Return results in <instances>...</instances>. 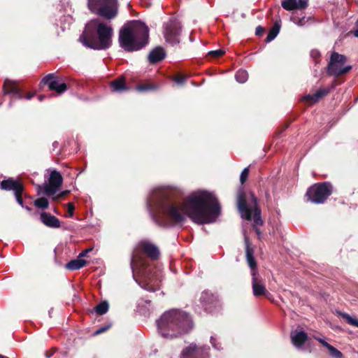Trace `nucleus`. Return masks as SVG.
<instances>
[{
  "instance_id": "nucleus-48",
  "label": "nucleus",
  "mask_w": 358,
  "mask_h": 358,
  "mask_svg": "<svg viewBox=\"0 0 358 358\" xmlns=\"http://www.w3.org/2000/svg\"><path fill=\"white\" fill-rule=\"evenodd\" d=\"M353 34L355 37L358 38V29L353 31Z\"/></svg>"
},
{
  "instance_id": "nucleus-5",
  "label": "nucleus",
  "mask_w": 358,
  "mask_h": 358,
  "mask_svg": "<svg viewBox=\"0 0 358 358\" xmlns=\"http://www.w3.org/2000/svg\"><path fill=\"white\" fill-rule=\"evenodd\" d=\"M149 38V29L145 23L133 21L120 30L119 43L128 52L137 51L146 45Z\"/></svg>"
},
{
  "instance_id": "nucleus-35",
  "label": "nucleus",
  "mask_w": 358,
  "mask_h": 358,
  "mask_svg": "<svg viewBox=\"0 0 358 358\" xmlns=\"http://www.w3.org/2000/svg\"><path fill=\"white\" fill-rule=\"evenodd\" d=\"M154 88H155L154 86L151 85H138L137 87V90L138 91H141V92L153 90Z\"/></svg>"
},
{
  "instance_id": "nucleus-43",
  "label": "nucleus",
  "mask_w": 358,
  "mask_h": 358,
  "mask_svg": "<svg viewBox=\"0 0 358 358\" xmlns=\"http://www.w3.org/2000/svg\"><path fill=\"white\" fill-rule=\"evenodd\" d=\"M109 327H109V326H108V327H104L99 328V329H98L95 331L94 334H95V335L100 334H101V333H103V332L106 331L107 329H109Z\"/></svg>"
},
{
  "instance_id": "nucleus-24",
  "label": "nucleus",
  "mask_w": 358,
  "mask_h": 358,
  "mask_svg": "<svg viewBox=\"0 0 358 358\" xmlns=\"http://www.w3.org/2000/svg\"><path fill=\"white\" fill-rule=\"evenodd\" d=\"M86 261L78 257L76 259H73L66 264V268L71 271L78 270L83 268L86 264Z\"/></svg>"
},
{
  "instance_id": "nucleus-33",
  "label": "nucleus",
  "mask_w": 358,
  "mask_h": 358,
  "mask_svg": "<svg viewBox=\"0 0 358 358\" xmlns=\"http://www.w3.org/2000/svg\"><path fill=\"white\" fill-rule=\"evenodd\" d=\"M248 174H249V168L248 167L245 168L242 171L241 176H240V181H241V184H243L246 181L247 178L248 177Z\"/></svg>"
},
{
  "instance_id": "nucleus-45",
  "label": "nucleus",
  "mask_w": 358,
  "mask_h": 358,
  "mask_svg": "<svg viewBox=\"0 0 358 358\" xmlns=\"http://www.w3.org/2000/svg\"><path fill=\"white\" fill-rule=\"evenodd\" d=\"M92 248H89V249L83 250L82 252L80 253L78 257L80 258V257H85L89 252L92 251Z\"/></svg>"
},
{
  "instance_id": "nucleus-19",
  "label": "nucleus",
  "mask_w": 358,
  "mask_h": 358,
  "mask_svg": "<svg viewBox=\"0 0 358 358\" xmlns=\"http://www.w3.org/2000/svg\"><path fill=\"white\" fill-rule=\"evenodd\" d=\"M245 245H246V259L251 269V275H253L255 273L256 275L259 274L257 269V263L253 255V250L250 247L249 241L247 238H245Z\"/></svg>"
},
{
  "instance_id": "nucleus-49",
  "label": "nucleus",
  "mask_w": 358,
  "mask_h": 358,
  "mask_svg": "<svg viewBox=\"0 0 358 358\" xmlns=\"http://www.w3.org/2000/svg\"><path fill=\"white\" fill-rule=\"evenodd\" d=\"M44 97H45V96H43V95H40V96H38V100H39L40 101H42L43 100Z\"/></svg>"
},
{
  "instance_id": "nucleus-20",
  "label": "nucleus",
  "mask_w": 358,
  "mask_h": 358,
  "mask_svg": "<svg viewBox=\"0 0 358 358\" xmlns=\"http://www.w3.org/2000/svg\"><path fill=\"white\" fill-rule=\"evenodd\" d=\"M329 88H321L316 91L313 94H308L303 96V100L309 104L317 102L321 98L330 92Z\"/></svg>"
},
{
  "instance_id": "nucleus-46",
  "label": "nucleus",
  "mask_w": 358,
  "mask_h": 358,
  "mask_svg": "<svg viewBox=\"0 0 358 358\" xmlns=\"http://www.w3.org/2000/svg\"><path fill=\"white\" fill-rule=\"evenodd\" d=\"M68 193H69V191H68V190L64 191V192H62V193L58 196V197L64 196L66 195Z\"/></svg>"
},
{
  "instance_id": "nucleus-28",
  "label": "nucleus",
  "mask_w": 358,
  "mask_h": 358,
  "mask_svg": "<svg viewBox=\"0 0 358 358\" xmlns=\"http://www.w3.org/2000/svg\"><path fill=\"white\" fill-rule=\"evenodd\" d=\"M109 305L107 301H102L95 307V311L99 315H103L108 310Z\"/></svg>"
},
{
  "instance_id": "nucleus-44",
  "label": "nucleus",
  "mask_w": 358,
  "mask_h": 358,
  "mask_svg": "<svg viewBox=\"0 0 358 358\" xmlns=\"http://www.w3.org/2000/svg\"><path fill=\"white\" fill-rule=\"evenodd\" d=\"M317 341H318L324 347L328 348V346L330 345L327 341H325L323 338H315Z\"/></svg>"
},
{
  "instance_id": "nucleus-18",
  "label": "nucleus",
  "mask_w": 358,
  "mask_h": 358,
  "mask_svg": "<svg viewBox=\"0 0 358 358\" xmlns=\"http://www.w3.org/2000/svg\"><path fill=\"white\" fill-rule=\"evenodd\" d=\"M291 340L292 344L297 348H300L307 340V334L302 330H295L291 332Z\"/></svg>"
},
{
  "instance_id": "nucleus-10",
  "label": "nucleus",
  "mask_w": 358,
  "mask_h": 358,
  "mask_svg": "<svg viewBox=\"0 0 358 358\" xmlns=\"http://www.w3.org/2000/svg\"><path fill=\"white\" fill-rule=\"evenodd\" d=\"M180 29L179 22L176 20H171L165 24L164 34L166 41L172 45L179 43L178 36L180 33Z\"/></svg>"
},
{
  "instance_id": "nucleus-3",
  "label": "nucleus",
  "mask_w": 358,
  "mask_h": 358,
  "mask_svg": "<svg viewBox=\"0 0 358 358\" xmlns=\"http://www.w3.org/2000/svg\"><path fill=\"white\" fill-rule=\"evenodd\" d=\"M157 331L165 339L182 336L193 328L191 317L184 311L171 309L164 312L156 320Z\"/></svg>"
},
{
  "instance_id": "nucleus-42",
  "label": "nucleus",
  "mask_w": 358,
  "mask_h": 358,
  "mask_svg": "<svg viewBox=\"0 0 358 358\" xmlns=\"http://www.w3.org/2000/svg\"><path fill=\"white\" fill-rule=\"evenodd\" d=\"M264 32V29L262 27L259 26L256 28V31H255L256 35L262 36Z\"/></svg>"
},
{
  "instance_id": "nucleus-7",
  "label": "nucleus",
  "mask_w": 358,
  "mask_h": 358,
  "mask_svg": "<svg viewBox=\"0 0 358 358\" xmlns=\"http://www.w3.org/2000/svg\"><path fill=\"white\" fill-rule=\"evenodd\" d=\"M89 10L107 20L114 18L117 14V0H87Z\"/></svg>"
},
{
  "instance_id": "nucleus-36",
  "label": "nucleus",
  "mask_w": 358,
  "mask_h": 358,
  "mask_svg": "<svg viewBox=\"0 0 358 358\" xmlns=\"http://www.w3.org/2000/svg\"><path fill=\"white\" fill-rule=\"evenodd\" d=\"M208 54L213 55L215 57H219L224 54V51H223L222 50H217L210 51L209 52Z\"/></svg>"
},
{
  "instance_id": "nucleus-13",
  "label": "nucleus",
  "mask_w": 358,
  "mask_h": 358,
  "mask_svg": "<svg viewBox=\"0 0 358 358\" xmlns=\"http://www.w3.org/2000/svg\"><path fill=\"white\" fill-rule=\"evenodd\" d=\"M42 83L48 85L50 90L55 91L58 94H62L67 89L66 85L64 83H60L53 73L45 76Z\"/></svg>"
},
{
  "instance_id": "nucleus-38",
  "label": "nucleus",
  "mask_w": 358,
  "mask_h": 358,
  "mask_svg": "<svg viewBox=\"0 0 358 358\" xmlns=\"http://www.w3.org/2000/svg\"><path fill=\"white\" fill-rule=\"evenodd\" d=\"M210 343L213 347L216 350L220 349V344L217 341L216 338L214 336L210 337Z\"/></svg>"
},
{
  "instance_id": "nucleus-25",
  "label": "nucleus",
  "mask_w": 358,
  "mask_h": 358,
  "mask_svg": "<svg viewBox=\"0 0 358 358\" xmlns=\"http://www.w3.org/2000/svg\"><path fill=\"white\" fill-rule=\"evenodd\" d=\"M280 29V22L276 21L273 27L269 30L266 38V42L269 43L273 41L278 34Z\"/></svg>"
},
{
  "instance_id": "nucleus-50",
  "label": "nucleus",
  "mask_w": 358,
  "mask_h": 358,
  "mask_svg": "<svg viewBox=\"0 0 358 358\" xmlns=\"http://www.w3.org/2000/svg\"><path fill=\"white\" fill-rule=\"evenodd\" d=\"M0 358H8V357L0 355Z\"/></svg>"
},
{
  "instance_id": "nucleus-34",
  "label": "nucleus",
  "mask_w": 358,
  "mask_h": 358,
  "mask_svg": "<svg viewBox=\"0 0 358 358\" xmlns=\"http://www.w3.org/2000/svg\"><path fill=\"white\" fill-rule=\"evenodd\" d=\"M308 6V0H299L296 1V9H303Z\"/></svg>"
},
{
  "instance_id": "nucleus-17",
  "label": "nucleus",
  "mask_w": 358,
  "mask_h": 358,
  "mask_svg": "<svg viewBox=\"0 0 358 358\" xmlns=\"http://www.w3.org/2000/svg\"><path fill=\"white\" fill-rule=\"evenodd\" d=\"M3 92H4V94H11L13 96V98H15V99H23V96L22 95L20 91L17 87L13 81L10 80L8 79L5 80V81H4Z\"/></svg>"
},
{
  "instance_id": "nucleus-15",
  "label": "nucleus",
  "mask_w": 358,
  "mask_h": 358,
  "mask_svg": "<svg viewBox=\"0 0 358 358\" xmlns=\"http://www.w3.org/2000/svg\"><path fill=\"white\" fill-rule=\"evenodd\" d=\"M252 287L254 296H259L266 295L268 292L263 283V280L259 277V274L253 273L252 275Z\"/></svg>"
},
{
  "instance_id": "nucleus-26",
  "label": "nucleus",
  "mask_w": 358,
  "mask_h": 358,
  "mask_svg": "<svg viewBox=\"0 0 358 358\" xmlns=\"http://www.w3.org/2000/svg\"><path fill=\"white\" fill-rule=\"evenodd\" d=\"M236 81L239 83H244L248 80V73L245 70L240 69L235 75Z\"/></svg>"
},
{
  "instance_id": "nucleus-41",
  "label": "nucleus",
  "mask_w": 358,
  "mask_h": 358,
  "mask_svg": "<svg viewBox=\"0 0 358 358\" xmlns=\"http://www.w3.org/2000/svg\"><path fill=\"white\" fill-rule=\"evenodd\" d=\"M310 56L316 59L320 56V52L317 50H312L310 52Z\"/></svg>"
},
{
  "instance_id": "nucleus-16",
  "label": "nucleus",
  "mask_w": 358,
  "mask_h": 358,
  "mask_svg": "<svg viewBox=\"0 0 358 358\" xmlns=\"http://www.w3.org/2000/svg\"><path fill=\"white\" fill-rule=\"evenodd\" d=\"M0 188L6 191L13 190L14 194H15V192L23 191L22 185L12 178L2 180L0 184Z\"/></svg>"
},
{
  "instance_id": "nucleus-32",
  "label": "nucleus",
  "mask_w": 358,
  "mask_h": 358,
  "mask_svg": "<svg viewBox=\"0 0 358 358\" xmlns=\"http://www.w3.org/2000/svg\"><path fill=\"white\" fill-rule=\"evenodd\" d=\"M291 21L298 26H303L307 21L305 17H299L297 16H293L290 18Z\"/></svg>"
},
{
  "instance_id": "nucleus-14",
  "label": "nucleus",
  "mask_w": 358,
  "mask_h": 358,
  "mask_svg": "<svg viewBox=\"0 0 358 358\" xmlns=\"http://www.w3.org/2000/svg\"><path fill=\"white\" fill-rule=\"evenodd\" d=\"M199 300L204 310L209 313H212L218 303L217 296L207 290L201 293Z\"/></svg>"
},
{
  "instance_id": "nucleus-51",
  "label": "nucleus",
  "mask_w": 358,
  "mask_h": 358,
  "mask_svg": "<svg viewBox=\"0 0 358 358\" xmlns=\"http://www.w3.org/2000/svg\"><path fill=\"white\" fill-rule=\"evenodd\" d=\"M25 208L27 210H31V209L29 208V207H25Z\"/></svg>"
},
{
  "instance_id": "nucleus-21",
  "label": "nucleus",
  "mask_w": 358,
  "mask_h": 358,
  "mask_svg": "<svg viewBox=\"0 0 358 358\" xmlns=\"http://www.w3.org/2000/svg\"><path fill=\"white\" fill-rule=\"evenodd\" d=\"M41 220L47 227L50 228L60 227V221L55 216L49 213L43 212L41 213Z\"/></svg>"
},
{
  "instance_id": "nucleus-47",
  "label": "nucleus",
  "mask_w": 358,
  "mask_h": 358,
  "mask_svg": "<svg viewBox=\"0 0 358 358\" xmlns=\"http://www.w3.org/2000/svg\"><path fill=\"white\" fill-rule=\"evenodd\" d=\"M33 96H34V94H27V95L25 96V99H27V100H29V99H31Z\"/></svg>"
},
{
  "instance_id": "nucleus-9",
  "label": "nucleus",
  "mask_w": 358,
  "mask_h": 358,
  "mask_svg": "<svg viewBox=\"0 0 358 358\" xmlns=\"http://www.w3.org/2000/svg\"><path fill=\"white\" fill-rule=\"evenodd\" d=\"M332 186L329 182L315 184L310 187L306 196L308 200L315 203H322L331 195Z\"/></svg>"
},
{
  "instance_id": "nucleus-2",
  "label": "nucleus",
  "mask_w": 358,
  "mask_h": 358,
  "mask_svg": "<svg viewBox=\"0 0 358 358\" xmlns=\"http://www.w3.org/2000/svg\"><path fill=\"white\" fill-rule=\"evenodd\" d=\"M159 255V250L148 241H140L134 248L131 260V268L135 280L145 289L155 292L160 282L159 269L151 264Z\"/></svg>"
},
{
  "instance_id": "nucleus-30",
  "label": "nucleus",
  "mask_w": 358,
  "mask_h": 358,
  "mask_svg": "<svg viewBox=\"0 0 358 358\" xmlns=\"http://www.w3.org/2000/svg\"><path fill=\"white\" fill-rule=\"evenodd\" d=\"M34 203L35 206L41 209H47L49 206L48 200L44 197L35 200Z\"/></svg>"
},
{
  "instance_id": "nucleus-29",
  "label": "nucleus",
  "mask_w": 358,
  "mask_h": 358,
  "mask_svg": "<svg viewBox=\"0 0 358 358\" xmlns=\"http://www.w3.org/2000/svg\"><path fill=\"white\" fill-rule=\"evenodd\" d=\"M281 4L286 10H292L296 9V0H282Z\"/></svg>"
},
{
  "instance_id": "nucleus-4",
  "label": "nucleus",
  "mask_w": 358,
  "mask_h": 358,
  "mask_svg": "<svg viewBox=\"0 0 358 358\" xmlns=\"http://www.w3.org/2000/svg\"><path fill=\"white\" fill-rule=\"evenodd\" d=\"M113 35V29L111 25L96 18L86 24L79 41L88 48L96 50H106L112 45Z\"/></svg>"
},
{
  "instance_id": "nucleus-12",
  "label": "nucleus",
  "mask_w": 358,
  "mask_h": 358,
  "mask_svg": "<svg viewBox=\"0 0 358 358\" xmlns=\"http://www.w3.org/2000/svg\"><path fill=\"white\" fill-rule=\"evenodd\" d=\"M208 350L204 346L191 343L182 351L180 358H208Z\"/></svg>"
},
{
  "instance_id": "nucleus-31",
  "label": "nucleus",
  "mask_w": 358,
  "mask_h": 358,
  "mask_svg": "<svg viewBox=\"0 0 358 358\" xmlns=\"http://www.w3.org/2000/svg\"><path fill=\"white\" fill-rule=\"evenodd\" d=\"M327 349L331 357L334 358H343V354L331 345H329Z\"/></svg>"
},
{
  "instance_id": "nucleus-6",
  "label": "nucleus",
  "mask_w": 358,
  "mask_h": 358,
  "mask_svg": "<svg viewBox=\"0 0 358 358\" xmlns=\"http://www.w3.org/2000/svg\"><path fill=\"white\" fill-rule=\"evenodd\" d=\"M252 203L251 205H247L245 198V194L242 192H239L238 194V209L241 213V216L243 219L250 220L253 215L254 226L253 228L255 232L259 235V229L256 227L257 225H262L263 222L261 218V210L257 207V200L254 194L250 195Z\"/></svg>"
},
{
  "instance_id": "nucleus-37",
  "label": "nucleus",
  "mask_w": 358,
  "mask_h": 358,
  "mask_svg": "<svg viewBox=\"0 0 358 358\" xmlns=\"http://www.w3.org/2000/svg\"><path fill=\"white\" fill-rule=\"evenodd\" d=\"M186 80V77L182 76H178L174 78V81L178 85H182Z\"/></svg>"
},
{
  "instance_id": "nucleus-52",
  "label": "nucleus",
  "mask_w": 358,
  "mask_h": 358,
  "mask_svg": "<svg viewBox=\"0 0 358 358\" xmlns=\"http://www.w3.org/2000/svg\"><path fill=\"white\" fill-rule=\"evenodd\" d=\"M357 25H358V21H357Z\"/></svg>"
},
{
  "instance_id": "nucleus-40",
  "label": "nucleus",
  "mask_w": 358,
  "mask_h": 358,
  "mask_svg": "<svg viewBox=\"0 0 358 358\" xmlns=\"http://www.w3.org/2000/svg\"><path fill=\"white\" fill-rule=\"evenodd\" d=\"M67 207H68L69 216V217H73V212H74V206H73V204L71 203H69L67 204Z\"/></svg>"
},
{
  "instance_id": "nucleus-39",
  "label": "nucleus",
  "mask_w": 358,
  "mask_h": 358,
  "mask_svg": "<svg viewBox=\"0 0 358 358\" xmlns=\"http://www.w3.org/2000/svg\"><path fill=\"white\" fill-rule=\"evenodd\" d=\"M22 192H15V194H15V196L17 202L22 207H24V206H23V201H22Z\"/></svg>"
},
{
  "instance_id": "nucleus-27",
  "label": "nucleus",
  "mask_w": 358,
  "mask_h": 358,
  "mask_svg": "<svg viewBox=\"0 0 358 358\" xmlns=\"http://www.w3.org/2000/svg\"><path fill=\"white\" fill-rule=\"evenodd\" d=\"M338 314L345 319L349 324L358 327V320L357 318L352 317L345 313L338 312Z\"/></svg>"
},
{
  "instance_id": "nucleus-11",
  "label": "nucleus",
  "mask_w": 358,
  "mask_h": 358,
  "mask_svg": "<svg viewBox=\"0 0 358 358\" xmlns=\"http://www.w3.org/2000/svg\"><path fill=\"white\" fill-rule=\"evenodd\" d=\"M62 182L63 178L61 173L56 170L52 171L49 178V183L44 186V193L48 196L55 194Z\"/></svg>"
},
{
  "instance_id": "nucleus-23",
  "label": "nucleus",
  "mask_w": 358,
  "mask_h": 358,
  "mask_svg": "<svg viewBox=\"0 0 358 358\" xmlns=\"http://www.w3.org/2000/svg\"><path fill=\"white\" fill-rule=\"evenodd\" d=\"M111 90L114 92H122L127 90L123 78H119L110 83Z\"/></svg>"
},
{
  "instance_id": "nucleus-22",
  "label": "nucleus",
  "mask_w": 358,
  "mask_h": 358,
  "mask_svg": "<svg viewBox=\"0 0 358 358\" xmlns=\"http://www.w3.org/2000/svg\"><path fill=\"white\" fill-rule=\"evenodd\" d=\"M165 57V51L161 47L153 49L148 55V60L151 64H156L162 60Z\"/></svg>"
},
{
  "instance_id": "nucleus-1",
  "label": "nucleus",
  "mask_w": 358,
  "mask_h": 358,
  "mask_svg": "<svg viewBox=\"0 0 358 358\" xmlns=\"http://www.w3.org/2000/svg\"><path fill=\"white\" fill-rule=\"evenodd\" d=\"M170 187L154 188L147 200V207L153 221L162 227L182 225L189 217L196 224L215 222L221 207L216 196L205 190L192 192L181 201L173 200Z\"/></svg>"
},
{
  "instance_id": "nucleus-8",
  "label": "nucleus",
  "mask_w": 358,
  "mask_h": 358,
  "mask_svg": "<svg viewBox=\"0 0 358 358\" xmlns=\"http://www.w3.org/2000/svg\"><path fill=\"white\" fill-rule=\"evenodd\" d=\"M346 59L345 55L336 52H332L327 68V74L338 77L348 73L352 69V66L345 65Z\"/></svg>"
}]
</instances>
